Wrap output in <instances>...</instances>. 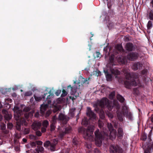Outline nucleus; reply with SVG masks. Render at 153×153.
<instances>
[{"instance_id":"nucleus-1","label":"nucleus","mask_w":153,"mask_h":153,"mask_svg":"<svg viewBox=\"0 0 153 153\" xmlns=\"http://www.w3.org/2000/svg\"><path fill=\"white\" fill-rule=\"evenodd\" d=\"M99 106L102 108H107L109 111L112 110L113 106L114 103L111 102L109 101L108 99L105 97L102 99L100 100L97 101V103L94 105L95 108L94 110L97 112H100L99 115L100 118L103 119L105 118V114L104 111L102 109H100Z\"/></svg>"},{"instance_id":"nucleus-2","label":"nucleus","mask_w":153,"mask_h":153,"mask_svg":"<svg viewBox=\"0 0 153 153\" xmlns=\"http://www.w3.org/2000/svg\"><path fill=\"white\" fill-rule=\"evenodd\" d=\"M125 75L127 80L125 81L124 84L126 88H130L131 86H138L140 87H143V85L142 84L139 79L136 82L134 79L132 78L130 73H126L125 74Z\"/></svg>"},{"instance_id":"nucleus-3","label":"nucleus","mask_w":153,"mask_h":153,"mask_svg":"<svg viewBox=\"0 0 153 153\" xmlns=\"http://www.w3.org/2000/svg\"><path fill=\"white\" fill-rule=\"evenodd\" d=\"M77 86L74 85L72 87L71 85H69L67 86L66 89L67 91L65 89H63L62 90V93L61 95V97H64L66 96L68 94V92H70L71 95H74V96L70 97V98L72 99L73 100H75L79 96V93H77L76 95H75L77 90Z\"/></svg>"},{"instance_id":"nucleus-4","label":"nucleus","mask_w":153,"mask_h":153,"mask_svg":"<svg viewBox=\"0 0 153 153\" xmlns=\"http://www.w3.org/2000/svg\"><path fill=\"white\" fill-rule=\"evenodd\" d=\"M94 126L93 125H90L88 126L87 129L81 127L79 128L78 130L79 133H83L87 137H89L93 136V132L94 130Z\"/></svg>"},{"instance_id":"nucleus-5","label":"nucleus","mask_w":153,"mask_h":153,"mask_svg":"<svg viewBox=\"0 0 153 153\" xmlns=\"http://www.w3.org/2000/svg\"><path fill=\"white\" fill-rule=\"evenodd\" d=\"M58 142L57 139H54L51 142L49 140H47L44 143L43 146L45 148L50 146V150L52 152L56 150V146Z\"/></svg>"},{"instance_id":"nucleus-6","label":"nucleus","mask_w":153,"mask_h":153,"mask_svg":"<svg viewBox=\"0 0 153 153\" xmlns=\"http://www.w3.org/2000/svg\"><path fill=\"white\" fill-rule=\"evenodd\" d=\"M95 143L98 146H101L102 139V136L99 129H97L94 132Z\"/></svg>"},{"instance_id":"nucleus-7","label":"nucleus","mask_w":153,"mask_h":153,"mask_svg":"<svg viewBox=\"0 0 153 153\" xmlns=\"http://www.w3.org/2000/svg\"><path fill=\"white\" fill-rule=\"evenodd\" d=\"M110 153H123V149L118 145H111L110 146Z\"/></svg>"},{"instance_id":"nucleus-8","label":"nucleus","mask_w":153,"mask_h":153,"mask_svg":"<svg viewBox=\"0 0 153 153\" xmlns=\"http://www.w3.org/2000/svg\"><path fill=\"white\" fill-rule=\"evenodd\" d=\"M107 127L110 131L109 139L111 140L115 139L116 135V131L114 129V128L111 123H108Z\"/></svg>"},{"instance_id":"nucleus-9","label":"nucleus","mask_w":153,"mask_h":153,"mask_svg":"<svg viewBox=\"0 0 153 153\" xmlns=\"http://www.w3.org/2000/svg\"><path fill=\"white\" fill-rule=\"evenodd\" d=\"M72 131V127L70 126H68L64 128L63 130H61L59 131V137L62 139L65 134L71 133Z\"/></svg>"},{"instance_id":"nucleus-10","label":"nucleus","mask_w":153,"mask_h":153,"mask_svg":"<svg viewBox=\"0 0 153 153\" xmlns=\"http://www.w3.org/2000/svg\"><path fill=\"white\" fill-rule=\"evenodd\" d=\"M139 56V53L136 52H129L127 55V58L129 61H134L136 60Z\"/></svg>"},{"instance_id":"nucleus-11","label":"nucleus","mask_w":153,"mask_h":153,"mask_svg":"<svg viewBox=\"0 0 153 153\" xmlns=\"http://www.w3.org/2000/svg\"><path fill=\"white\" fill-rule=\"evenodd\" d=\"M16 121H17L16 126V128L19 131L21 130V125L27 126V125L26 120L24 118L20 117L19 120Z\"/></svg>"},{"instance_id":"nucleus-12","label":"nucleus","mask_w":153,"mask_h":153,"mask_svg":"<svg viewBox=\"0 0 153 153\" xmlns=\"http://www.w3.org/2000/svg\"><path fill=\"white\" fill-rule=\"evenodd\" d=\"M125 48L126 51L128 52H131L135 51L137 47L132 43L128 42L126 44Z\"/></svg>"},{"instance_id":"nucleus-13","label":"nucleus","mask_w":153,"mask_h":153,"mask_svg":"<svg viewBox=\"0 0 153 153\" xmlns=\"http://www.w3.org/2000/svg\"><path fill=\"white\" fill-rule=\"evenodd\" d=\"M14 112V117L16 120L20 119L22 112L19 110V108L17 106H15L13 109Z\"/></svg>"},{"instance_id":"nucleus-14","label":"nucleus","mask_w":153,"mask_h":153,"mask_svg":"<svg viewBox=\"0 0 153 153\" xmlns=\"http://www.w3.org/2000/svg\"><path fill=\"white\" fill-rule=\"evenodd\" d=\"M86 115L90 119H94L96 118V114L92 111L91 108L87 107L86 109Z\"/></svg>"},{"instance_id":"nucleus-15","label":"nucleus","mask_w":153,"mask_h":153,"mask_svg":"<svg viewBox=\"0 0 153 153\" xmlns=\"http://www.w3.org/2000/svg\"><path fill=\"white\" fill-rule=\"evenodd\" d=\"M143 65L140 62H134L132 66V69L134 71H137L138 69L141 70L142 68Z\"/></svg>"},{"instance_id":"nucleus-16","label":"nucleus","mask_w":153,"mask_h":153,"mask_svg":"<svg viewBox=\"0 0 153 153\" xmlns=\"http://www.w3.org/2000/svg\"><path fill=\"white\" fill-rule=\"evenodd\" d=\"M58 118L59 120L64 121L65 124L67 123L70 119L69 117L65 116L62 113L59 114Z\"/></svg>"},{"instance_id":"nucleus-17","label":"nucleus","mask_w":153,"mask_h":153,"mask_svg":"<svg viewBox=\"0 0 153 153\" xmlns=\"http://www.w3.org/2000/svg\"><path fill=\"white\" fill-rule=\"evenodd\" d=\"M42 124L39 122L35 121L32 125V129L35 131H36L39 129L41 127Z\"/></svg>"},{"instance_id":"nucleus-18","label":"nucleus","mask_w":153,"mask_h":153,"mask_svg":"<svg viewBox=\"0 0 153 153\" xmlns=\"http://www.w3.org/2000/svg\"><path fill=\"white\" fill-rule=\"evenodd\" d=\"M2 113L4 114V117L6 120L9 121L12 118L11 114L8 112L6 110H3L2 111Z\"/></svg>"},{"instance_id":"nucleus-19","label":"nucleus","mask_w":153,"mask_h":153,"mask_svg":"<svg viewBox=\"0 0 153 153\" xmlns=\"http://www.w3.org/2000/svg\"><path fill=\"white\" fill-rule=\"evenodd\" d=\"M117 54H119V53H120L121 55L123 54V53L125 52V50L121 45H117Z\"/></svg>"},{"instance_id":"nucleus-20","label":"nucleus","mask_w":153,"mask_h":153,"mask_svg":"<svg viewBox=\"0 0 153 153\" xmlns=\"http://www.w3.org/2000/svg\"><path fill=\"white\" fill-rule=\"evenodd\" d=\"M111 72L112 74L114 75L115 78L118 79L119 78L118 75H120V72L117 69H111Z\"/></svg>"},{"instance_id":"nucleus-21","label":"nucleus","mask_w":153,"mask_h":153,"mask_svg":"<svg viewBox=\"0 0 153 153\" xmlns=\"http://www.w3.org/2000/svg\"><path fill=\"white\" fill-rule=\"evenodd\" d=\"M106 79L107 81H111L112 79L111 74H109L107 70H104Z\"/></svg>"},{"instance_id":"nucleus-22","label":"nucleus","mask_w":153,"mask_h":153,"mask_svg":"<svg viewBox=\"0 0 153 153\" xmlns=\"http://www.w3.org/2000/svg\"><path fill=\"white\" fill-rule=\"evenodd\" d=\"M123 131L122 128H119L118 129L117 136L120 139H121L123 137Z\"/></svg>"},{"instance_id":"nucleus-23","label":"nucleus","mask_w":153,"mask_h":153,"mask_svg":"<svg viewBox=\"0 0 153 153\" xmlns=\"http://www.w3.org/2000/svg\"><path fill=\"white\" fill-rule=\"evenodd\" d=\"M47 94V93H45L43 95H42V97H37L36 96H34V98L36 101H41L42 99L43 100L45 99V96H46V95Z\"/></svg>"},{"instance_id":"nucleus-24","label":"nucleus","mask_w":153,"mask_h":153,"mask_svg":"<svg viewBox=\"0 0 153 153\" xmlns=\"http://www.w3.org/2000/svg\"><path fill=\"white\" fill-rule=\"evenodd\" d=\"M76 109L75 108H72L70 109L69 110V116L72 118L75 115V112Z\"/></svg>"},{"instance_id":"nucleus-25","label":"nucleus","mask_w":153,"mask_h":153,"mask_svg":"<svg viewBox=\"0 0 153 153\" xmlns=\"http://www.w3.org/2000/svg\"><path fill=\"white\" fill-rule=\"evenodd\" d=\"M48 107L47 105H42L40 107V111L42 113H44L45 111L47 110V108Z\"/></svg>"},{"instance_id":"nucleus-26","label":"nucleus","mask_w":153,"mask_h":153,"mask_svg":"<svg viewBox=\"0 0 153 153\" xmlns=\"http://www.w3.org/2000/svg\"><path fill=\"white\" fill-rule=\"evenodd\" d=\"M89 123V120L86 118L84 117L82 120V124L86 126Z\"/></svg>"},{"instance_id":"nucleus-27","label":"nucleus","mask_w":153,"mask_h":153,"mask_svg":"<svg viewBox=\"0 0 153 153\" xmlns=\"http://www.w3.org/2000/svg\"><path fill=\"white\" fill-rule=\"evenodd\" d=\"M35 150V153H39V152H42L44 151V148L42 146H38Z\"/></svg>"},{"instance_id":"nucleus-28","label":"nucleus","mask_w":153,"mask_h":153,"mask_svg":"<svg viewBox=\"0 0 153 153\" xmlns=\"http://www.w3.org/2000/svg\"><path fill=\"white\" fill-rule=\"evenodd\" d=\"M116 57L118 59H121V57L120 56L118 57L117 56H116L112 54L109 57V60L110 62L111 63H113L114 61V59Z\"/></svg>"},{"instance_id":"nucleus-29","label":"nucleus","mask_w":153,"mask_h":153,"mask_svg":"<svg viewBox=\"0 0 153 153\" xmlns=\"http://www.w3.org/2000/svg\"><path fill=\"white\" fill-rule=\"evenodd\" d=\"M117 100L123 103L124 102L125 99L121 95L118 94L117 96Z\"/></svg>"},{"instance_id":"nucleus-30","label":"nucleus","mask_w":153,"mask_h":153,"mask_svg":"<svg viewBox=\"0 0 153 153\" xmlns=\"http://www.w3.org/2000/svg\"><path fill=\"white\" fill-rule=\"evenodd\" d=\"M117 116L119 120L121 122H122L123 120V113L122 112H120L117 113Z\"/></svg>"},{"instance_id":"nucleus-31","label":"nucleus","mask_w":153,"mask_h":153,"mask_svg":"<svg viewBox=\"0 0 153 153\" xmlns=\"http://www.w3.org/2000/svg\"><path fill=\"white\" fill-rule=\"evenodd\" d=\"M89 78H88L87 79V78L85 79L82 78V81H81V84L82 85H83L85 84H89V82L88 81L89 80Z\"/></svg>"},{"instance_id":"nucleus-32","label":"nucleus","mask_w":153,"mask_h":153,"mask_svg":"<svg viewBox=\"0 0 153 153\" xmlns=\"http://www.w3.org/2000/svg\"><path fill=\"white\" fill-rule=\"evenodd\" d=\"M148 73V71L145 68L141 71V75L146 76Z\"/></svg>"},{"instance_id":"nucleus-33","label":"nucleus","mask_w":153,"mask_h":153,"mask_svg":"<svg viewBox=\"0 0 153 153\" xmlns=\"http://www.w3.org/2000/svg\"><path fill=\"white\" fill-rule=\"evenodd\" d=\"M128 108L126 106H124L123 107V114H126L128 113Z\"/></svg>"},{"instance_id":"nucleus-34","label":"nucleus","mask_w":153,"mask_h":153,"mask_svg":"<svg viewBox=\"0 0 153 153\" xmlns=\"http://www.w3.org/2000/svg\"><path fill=\"white\" fill-rule=\"evenodd\" d=\"M124 115H126L127 117L130 120H132V114L131 112H128V113L126 114H123Z\"/></svg>"},{"instance_id":"nucleus-35","label":"nucleus","mask_w":153,"mask_h":153,"mask_svg":"<svg viewBox=\"0 0 153 153\" xmlns=\"http://www.w3.org/2000/svg\"><path fill=\"white\" fill-rule=\"evenodd\" d=\"M48 93L49 94V95L47 96V97L46 98V100H48V99H50L51 97H53V92H52L51 91V90L49 91Z\"/></svg>"},{"instance_id":"nucleus-36","label":"nucleus","mask_w":153,"mask_h":153,"mask_svg":"<svg viewBox=\"0 0 153 153\" xmlns=\"http://www.w3.org/2000/svg\"><path fill=\"white\" fill-rule=\"evenodd\" d=\"M49 124V123L48 120H45L42 123V126L43 127L47 128Z\"/></svg>"},{"instance_id":"nucleus-37","label":"nucleus","mask_w":153,"mask_h":153,"mask_svg":"<svg viewBox=\"0 0 153 153\" xmlns=\"http://www.w3.org/2000/svg\"><path fill=\"white\" fill-rule=\"evenodd\" d=\"M78 142L76 138H73L72 140V145L73 146H77V145H78Z\"/></svg>"},{"instance_id":"nucleus-38","label":"nucleus","mask_w":153,"mask_h":153,"mask_svg":"<svg viewBox=\"0 0 153 153\" xmlns=\"http://www.w3.org/2000/svg\"><path fill=\"white\" fill-rule=\"evenodd\" d=\"M152 21H149L147 25V27L148 29H150L152 27Z\"/></svg>"},{"instance_id":"nucleus-39","label":"nucleus","mask_w":153,"mask_h":153,"mask_svg":"<svg viewBox=\"0 0 153 153\" xmlns=\"http://www.w3.org/2000/svg\"><path fill=\"white\" fill-rule=\"evenodd\" d=\"M56 119L57 117L56 115L53 116L51 119V123L55 124L56 123Z\"/></svg>"},{"instance_id":"nucleus-40","label":"nucleus","mask_w":153,"mask_h":153,"mask_svg":"<svg viewBox=\"0 0 153 153\" xmlns=\"http://www.w3.org/2000/svg\"><path fill=\"white\" fill-rule=\"evenodd\" d=\"M103 125L104 123L103 122L99 120L98 121V126L100 128H102L103 127Z\"/></svg>"},{"instance_id":"nucleus-41","label":"nucleus","mask_w":153,"mask_h":153,"mask_svg":"<svg viewBox=\"0 0 153 153\" xmlns=\"http://www.w3.org/2000/svg\"><path fill=\"white\" fill-rule=\"evenodd\" d=\"M149 19L153 20V11L151 10L149 13Z\"/></svg>"},{"instance_id":"nucleus-42","label":"nucleus","mask_w":153,"mask_h":153,"mask_svg":"<svg viewBox=\"0 0 153 153\" xmlns=\"http://www.w3.org/2000/svg\"><path fill=\"white\" fill-rule=\"evenodd\" d=\"M51 131H53L55 130L56 128L55 126V124L52 123L51 124Z\"/></svg>"},{"instance_id":"nucleus-43","label":"nucleus","mask_w":153,"mask_h":153,"mask_svg":"<svg viewBox=\"0 0 153 153\" xmlns=\"http://www.w3.org/2000/svg\"><path fill=\"white\" fill-rule=\"evenodd\" d=\"M30 145L32 147L35 148L36 147L37 144L36 141L32 142L30 143Z\"/></svg>"},{"instance_id":"nucleus-44","label":"nucleus","mask_w":153,"mask_h":153,"mask_svg":"<svg viewBox=\"0 0 153 153\" xmlns=\"http://www.w3.org/2000/svg\"><path fill=\"white\" fill-rule=\"evenodd\" d=\"M107 1H108L107 4L108 7L109 9H110L112 5L111 2V1H108V0H107Z\"/></svg>"},{"instance_id":"nucleus-45","label":"nucleus","mask_w":153,"mask_h":153,"mask_svg":"<svg viewBox=\"0 0 153 153\" xmlns=\"http://www.w3.org/2000/svg\"><path fill=\"white\" fill-rule=\"evenodd\" d=\"M30 137L31 139H33L34 140H36L38 139V137L36 135H30Z\"/></svg>"},{"instance_id":"nucleus-46","label":"nucleus","mask_w":153,"mask_h":153,"mask_svg":"<svg viewBox=\"0 0 153 153\" xmlns=\"http://www.w3.org/2000/svg\"><path fill=\"white\" fill-rule=\"evenodd\" d=\"M37 145L39 146H42V142L41 141L38 140L36 141Z\"/></svg>"},{"instance_id":"nucleus-47","label":"nucleus","mask_w":153,"mask_h":153,"mask_svg":"<svg viewBox=\"0 0 153 153\" xmlns=\"http://www.w3.org/2000/svg\"><path fill=\"white\" fill-rule=\"evenodd\" d=\"M36 134L37 136L40 137L41 136L42 133L39 131H37L36 132Z\"/></svg>"},{"instance_id":"nucleus-48","label":"nucleus","mask_w":153,"mask_h":153,"mask_svg":"<svg viewBox=\"0 0 153 153\" xmlns=\"http://www.w3.org/2000/svg\"><path fill=\"white\" fill-rule=\"evenodd\" d=\"M59 110V108L57 107H55L54 108L53 111L54 113L56 112L57 111Z\"/></svg>"},{"instance_id":"nucleus-49","label":"nucleus","mask_w":153,"mask_h":153,"mask_svg":"<svg viewBox=\"0 0 153 153\" xmlns=\"http://www.w3.org/2000/svg\"><path fill=\"white\" fill-rule=\"evenodd\" d=\"M30 110V109L28 107H25L23 109V111L26 112H28Z\"/></svg>"},{"instance_id":"nucleus-50","label":"nucleus","mask_w":153,"mask_h":153,"mask_svg":"<svg viewBox=\"0 0 153 153\" xmlns=\"http://www.w3.org/2000/svg\"><path fill=\"white\" fill-rule=\"evenodd\" d=\"M147 139L146 135L145 134H143L142 136V140L143 141H145Z\"/></svg>"},{"instance_id":"nucleus-51","label":"nucleus","mask_w":153,"mask_h":153,"mask_svg":"<svg viewBox=\"0 0 153 153\" xmlns=\"http://www.w3.org/2000/svg\"><path fill=\"white\" fill-rule=\"evenodd\" d=\"M133 91L134 94H137L138 93V91L136 88H134L133 89Z\"/></svg>"},{"instance_id":"nucleus-52","label":"nucleus","mask_w":153,"mask_h":153,"mask_svg":"<svg viewBox=\"0 0 153 153\" xmlns=\"http://www.w3.org/2000/svg\"><path fill=\"white\" fill-rule=\"evenodd\" d=\"M107 115L108 117L110 118H112L113 117V114L110 112H108L107 113Z\"/></svg>"},{"instance_id":"nucleus-53","label":"nucleus","mask_w":153,"mask_h":153,"mask_svg":"<svg viewBox=\"0 0 153 153\" xmlns=\"http://www.w3.org/2000/svg\"><path fill=\"white\" fill-rule=\"evenodd\" d=\"M32 94V93L31 91H28L26 93L25 95L26 96H30Z\"/></svg>"},{"instance_id":"nucleus-54","label":"nucleus","mask_w":153,"mask_h":153,"mask_svg":"<svg viewBox=\"0 0 153 153\" xmlns=\"http://www.w3.org/2000/svg\"><path fill=\"white\" fill-rule=\"evenodd\" d=\"M8 127L10 128H11L13 127V125L11 123H9L7 124Z\"/></svg>"},{"instance_id":"nucleus-55","label":"nucleus","mask_w":153,"mask_h":153,"mask_svg":"<svg viewBox=\"0 0 153 153\" xmlns=\"http://www.w3.org/2000/svg\"><path fill=\"white\" fill-rule=\"evenodd\" d=\"M96 54L97 58H98L99 57H100V53L99 52H96Z\"/></svg>"},{"instance_id":"nucleus-56","label":"nucleus","mask_w":153,"mask_h":153,"mask_svg":"<svg viewBox=\"0 0 153 153\" xmlns=\"http://www.w3.org/2000/svg\"><path fill=\"white\" fill-rule=\"evenodd\" d=\"M61 90H57L55 93V94L57 96H58L61 93Z\"/></svg>"},{"instance_id":"nucleus-57","label":"nucleus","mask_w":153,"mask_h":153,"mask_svg":"<svg viewBox=\"0 0 153 153\" xmlns=\"http://www.w3.org/2000/svg\"><path fill=\"white\" fill-rule=\"evenodd\" d=\"M46 128L44 127L42 128L41 131L43 133H44V132H45L46 131Z\"/></svg>"},{"instance_id":"nucleus-58","label":"nucleus","mask_w":153,"mask_h":153,"mask_svg":"<svg viewBox=\"0 0 153 153\" xmlns=\"http://www.w3.org/2000/svg\"><path fill=\"white\" fill-rule=\"evenodd\" d=\"M86 147L88 149H90L91 148V144H87L86 145Z\"/></svg>"},{"instance_id":"nucleus-59","label":"nucleus","mask_w":153,"mask_h":153,"mask_svg":"<svg viewBox=\"0 0 153 153\" xmlns=\"http://www.w3.org/2000/svg\"><path fill=\"white\" fill-rule=\"evenodd\" d=\"M15 137L17 139H19L21 137L19 135L17 134L15 135Z\"/></svg>"},{"instance_id":"nucleus-60","label":"nucleus","mask_w":153,"mask_h":153,"mask_svg":"<svg viewBox=\"0 0 153 153\" xmlns=\"http://www.w3.org/2000/svg\"><path fill=\"white\" fill-rule=\"evenodd\" d=\"M144 153H150V152L148 149H146L144 151Z\"/></svg>"},{"instance_id":"nucleus-61","label":"nucleus","mask_w":153,"mask_h":153,"mask_svg":"<svg viewBox=\"0 0 153 153\" xmlns=\"http://www.w3.org/2000/svg\"><path fill=\"white\" fill-rule=\"evenodd\" d=\"M114 96V93H111L110 94L109 96L110 97H113Z\"/></svg>"},{"instance_id":"nucleus-62","label":"nucleus","mask_w":153,"mask_h":153,"mask_svg":"<svg viewBox=\"0 0 153 153\" xmlns=\"http://www.w3.org/2000/svg\"><path fill=\"white\" fill-rule=\"evenodd\" d=\"M79 113H78L76 116V121H77V120L79 119Z\"/></svg>"},{"instance_id":"nucleus-63","label":"nucleus","mask_w":153,"mask_h":153,"mask_svg":"<svg viewBox=\"0 0 153 153\" xmlns=\"http://www.w3.org/2000/svg\"><path fill=\"white\" fill-rule=\"evenodd\" d=\"M22 141L24 143H26L27 142V139L25 138H24L23 139Z\"/></svg>"},{"instance_id":"nucleus-64","label":"nucleus","mask_w":153,"mask_h":153,"mask_svg":"<svg viewBox=\"0 0 153 153\" xmlns=\"http://www.w3.org/2000/svg\"><path fill=\"white\" fill-rule=\"evenodd\" d=\"M8 101H9L10 102H11L12 101V100L10 99H8Z\"/></svg>"}]
</instances>
